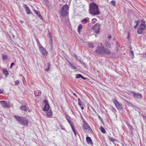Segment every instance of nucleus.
Returning <instances> with one entry per match:
<instances>
[{"instance_id": "1", "label": "nucleus", "mask_w": 146, "mask_h": 146, "mask_svg": "<svg viewBox=\"0 0 146 146\" xmlns=\"http://www.w3.org/2000/svg\"><path fill=\"white\" fill-rule=\"evenodd\" d=\"M90 11L92 14L95 15L100 14V12L98 9V6L94 3H91L90 4Z\"/></svg>"}, {"instance_id": "2", "label": "nucleus", "mask_w": 146, "mask_h": 146, "mask_svg": "<svg viewBox=\"0 0 146 146\" xmlns=\"http://www.w3.org/2000/svg\"><path fill=\"white\" fill-rule=\"evenodd\" d=\"M14 117L16 119L19 123L23 126L27 125L28 121L26 118L18 115H15Z\"/></svg>"}, {"instance_id": "3", "label": "nucleus", "mask_w": 146, "mask_h": 146, "mask_svg": "<svg viewBox=\"0 0 146 146\" xmlns=\"http://www.w3.org/2000/svg\"><path fill=\"white\" fill-rule=\"evenodd\" d=\"M68 6L66 4L64 5L62 7L60 11L61 15L64 17L66 16L68 14Z\"/></svg>"}, {"instance_id": "4", "label": "nucleus", "mask_w": 146, "mask_h": 146, "mask_svg": "<svg viewBox=\"0 0 146 146\" xmlns=\"http://www.w3.org/2000/svg\"><path fill=\"white\" fill-rule=\"evenodd\" d=\"M82 128L84 131L86 133H87L88 132H90L92 131V129L90 126L85 120L83 121Z\"/></svg>"}, {"instance_id": "5", "label": "nucleus", "mask_w": 146, "mask_h": 146, "mask_svg": "<svg viewBox=\"0 0 146 146\" xmlns=\"http://www.w3.org/2000/svg\"><path fill=\"white\" fill-rule=\"evenodd\" d=\"M146 28V26L145 24L143 23H141L137 30V33L138 34L140 35L142 34Z\"/></svg>"}, {"instance_id": "6", "label": "nucleus", "mask_w": 146, "mask_h": 146, "mask_svg": "<svg viewBox=\"0 0 146 146\" xmlns=\"http://www.w3.org/2000/svg\"><path fill=\"white\" fill-rule=\"evenodd\" d=\"M104 49V47H101L100 46H98L96 48L95 50V52L98 54L102 55L103 54Z\"/></svg>"}, {"instance_id": "7", "label": "nucleus", "mask_w": 146, "mask_h": 146, "mask_svg": "<svg viewBox=\"0 0 146 146\" xmlns=\"http://www.w3.org/2000/svg\"><path fill=\"white\" fill-rule=\"evenodd\" d=\"M113 102L117 109L119 110H122L123 107L121 104L119 103L115 99H113Z\"/></svg>"}, {"instance_id": "8", "label": "nucleus", "mask_w": 146, "mask_h": 146, "mask_svg": "<svg viewBox=\"0 0 146 146\" xmlns=\"http://www.w3.org/2000/svg\"><path fill=\"white\" fill-rule=\"evenodd\" d=\"M100 25L99 23H96L92 27L93 29L95 30V32L98 33L100 29Z\"/></svg>"}, {"instance_id": "9", "label": "nucleus", "mask_w": 146, "mask_h": 146, "mask_svg": "<svg viewBox=\"0 0 146 146\" xmlns=\"http://www.w3.org/2000/svg\"><path fill=\"white\" fill-rule=\"evenodd\" d=\"M44 102L45 104V106L43 108V110L45 111H47L49 108V106L48 104V102L46 100H44Z\"/></svg>"}, {"instance_id": "10", "label": "nucleus", "mask_w": 146, "mask_h": 146, "mask_svg": "<svg viewBox=\"0 0 146 146\" xmlns=\"http://www.w3.org/2000/svg\"><path fill=\"white\" fill-rule=\"evenodd\" d=\"M0 103L2 107L4 108L9 107V106L7 102L5 101H0Z\"/></svg>"}, {"instance_id": "11", "label": "nucleus", "mask_w": 146, "mask_h": 146, "mask_svg": "<svg viewBox=\"0 0 146 146\" xmlns=\"http://www.w3.org/2000/svg\"><path fill=\"white\" fill-rule=\"evenodd\" d=\"M134 97L135 98L140 99L141 98V95L139 93H137L134 92H133Z\"/></svg>"}, {"instance_id": "12", "label": "nucleus", "mask_w": 146, "mask_h": 146, "mask_svg": "<svg viewBox=\"0 0 146 146\" xmlns=\"http://www.w3.org/2000/svg\"><path fill=\"white\" fill-rule=\"evenodd\" d=\"M111 53H112L111 52V50L110 49L108 48L104 49V54H106L107 55H110Z\"/></svg>"}, {"instance_id": "13", "label": "nucleus", "mask_w": 146, "mask_h": 146, "mask_svg": "<svg viewBox=\"0 0 146 146\" xmlns=\"http://www.w3.org/2000/svg\"><path fill=\"white\" fill-rule=\"evenodd\" d=\"M127 126H128V128H129L130 131L131 133V134L132 135L133 134V131H134V129L132 127V126L130 125L129 123H127Z\"/></svg>"}, {"instance_id": "14", "label": "nucleus", "mask_w": 146, "mask_h": 146, "mask_svg": "<svg viewBox=\"0 0 146 146\" xmlns=\"http://www.w3.org/2000/svg\"><path fill=\"white\" fill-rule=\"evenodd\" d=\"M41 52L44 54V55L46 56L47 54V53L46 52L44 48L43 47L40 48V49Z\"/></svg>"}, {"instance_id": "15", "label": "nucleus", "mask_w": 146, "mask_h": 146, "mask_svg": "<svg viewBox=\"0 0 146 146\" xmlns=\"http://www.w3.org/2000/svg\"><path fill=\"white\" fill-rule=\"evenodd\" d=\"M86 141L87 143L89 144L92 145L93 144L91 138L90 137H87Z\"/></svg>"}, {"instance_id": "16", "label": "nucleus", "mask_w": 146, "mask_h": 146, "mask_svg": "<svg viewBox=\"0 0 146 146\" xmlns=\"http://www.w3.org/2000/svg\"><path fill=\"white\" fill-rule=\"evenodd\" d=\"M25 10L27 13L28 14H32L30 11L29 8L27 5H25Z\"/></svg>"}, {"instance_id": "17", "label": "nucleus", "mask_w": 146, "mask_h": 146, "mask_svg": "<svg viewBox=\"0 0 146 146\" xmlns=\"http://www.w3.org/2000/svg\"><path fill=\"white\" fill-rule=\"evenodd\" d=\"M46 116L48 117H51L52 115V111L50 110L49 111L47 112L46 113Z\"/></svg>"}, {"instance_id": "18", "label": "nucleus", "mask_w": 146, "mask_h": 146, "mask_svg": "<svg viewBox=\"0 0 146 146\" xmlns=\"http://www.w3.org/2000/svg\"><path fill=\"white\" fill-rule=\"evenodd\" d=\"M81 22L83 24H86L89 22V18L88 17L85 18L83 19Z\"/></svg>"}, {"instance_id": "19", "label": "nucleus", "mask_w": 146, "mask_h": 146, "mask_svg": "<svg viewBox=\"0 0 146 146\" xmlns=\"http://www.w3.org/2000/svg\"><path fill=\"white\" fill-rule=\"evenodd\" d=\"M82 25L81 24L79 25L78 27V31L79 34H80V33L82 30Z\"/></svg>"}, {"instance_id": "20", "label": "nucleus", "mask_w": 146, "mask_h": 146, "mask_svg": "<svg viewBox=\"0 0 146 146\" xmlns=\"http://www.w3.org/2000/svg\"><path fill=\"white\" fill-rule=\"evenodd\" d=\"M76 78L78 79L80 78H82V79L83 80H86V78H85L83 77L81 74H76Z\"/></svg>"}, {"instance_id": "21", "label": "nucleus", "mask_w": 146, "mask_h": 146, "mask_svg": "<svg viewBox=\"0 0 146 146\" xmlns=\"http://www.w3.org/2000/svg\"><path fill=\"white\" fill-rule=\"evenodd\" d=\"M41 92L39 90H36L35 91L34 94L36 96H38L41 94Z\"/></svg>"}, {"instance_id": "22", "label": "nucleus", "mask_w": 146, "mask_h": 146, "mask_svg": "<svg viewBox=\"0 0 146 146\" xmlns=\"http://www.w3.org/2000/svg\"><path fill=\"white\" fill-rule=\"evenodd\" d=\"M105 45L107 47L110 48L111 46V44L109 41H106L105 42Z\"/></svg>"}, {"instance_id": "23", "label": "nucleus", "mask_w": 146, "mask_h": 146, "mask_svg": "<svg viewBox=\"0 0 146 146\" xmlns=\"http://www.w3.org/2000/svg\"><path fill=\"white\" fill-rule=\"evenodd\" d=\"M21 109L23 111H27V108L24 106L22 105L21 107Z\"/></svg>"}, {"instance_id": "24", "label": "nucleus", "mask_w": 146, "mask_h": 146, "mask_svg": "<svg viewBox=\"0 0 146 146\" xmlns=\"http://www.w3.org/2000/svg\"><path fill=\"white\" fill-rule=\"evenodd\" d=\"M69 64L70 66H71V68L72 69L74 70H76L77 68L76 66L74 65L73 64L71 63L70 62H69Z\"/></svg>"}, {"instance_id": "25", "label": "nucleus", "mask_w": 146, "mask_h": 146, "mask_svg": "<svg viewBox=\"0 0 146 146\" xmlns=\"http://www.w3.org/2000/svg\"><path fill=\"white\" fill-rule=\"evenodd\" d=\"M109 108L112 111L115 112L116 111V109L115 108L112 106H111L110 105L108 106Z\"/></svg>"}, {"instance_id": "26", "label": "nucleus", "mask_w": 146, "mask_h": 146, "mask_svg": "<svg viewBox=\"0 0 146 146\" xmlns=\"http://www.w3.org/2000/svg\"><path fill=\"white\" fill-rule=\"evenodd\" d=\"M100 130L103 133H106L105 129L102 126L100 127Z\"/></svg>"}, {"instance_id": "27", "label": "nucleus", "mask_w": 146, "mask_h": 146, "mask_svg": "<svg viewBox=\"0 0 146 146\" xmlns=\"http://www.w3.org/2000/svg\"><path fill=\"white\" fill-rule=\"evenodd\" d=\"M78 105L80 106L81 107L82 105H83V104H82V102L80 100V99L78 98Z\"/></svg>"}, {"instance_id": "28", "label": "nucleus", "mask_w": 146, "mask_h": 146, "mask_svg": "<svg viewBox=\"0 0 146 146\" xmlns=\"http://www.w3.org/2000/svg\"><path fill=\"white\" fill-rule=\"evenodd\" d=\"M3 73L6 75H8L9 73L8 71L6 70H3Z\"/></svg>"}, {"instance_id": "29", "label": "nucleus", "mask_w": 146, "mask_h": 146, "mask_svg": "<svg viewBox=\"0 0 146 146\" xmlns=\"http://www.w3.org/2000/svg\"><path fill=\"white\" fill-rule=\"evenodd\" d=\"M88 46L90 47L91 48H94V45L92 43H89L88 44Z\"/></svg>"}, {"instance_id": "30", "label": "nucleus", "mask_w": 146, "mask_h": 146, "mask_svg": "<svg viewBox=\"0 0 146 146\" xmlns=\"http://www.w3.org/2000/svg\"><path fill=\"white\" fill-rule=\"evenodd\" d=\"M130 53L131 56V58H133L134 57V53L132 50H130Z\"/></svg>"}, {"instance_id": "31", "label": "nucleus", "mask_w": 146, "mask_h": 146, "mask_svg": "<svg viewBox=\"0 0 146 146\" xmlns=\"http://www.w3.org/2000/svg\"><path fill=\"white\" fill-rule=\"evenodd\" d=\"M48 68L46 69V71L48 72L50 69V64L49 63L48 64Z\"/></svg>"}, {"instance_id": "32", "label": "nucleus", "mask_w": 146, "mask_h": 146, "mask_svg": "<svg viewBox=\"0 0 146 146\" xmlns=\"http://www.w3.org/2000/svg\"><path fill=\"white\" fill-rule=\"evenodd\" d=\"M109 139L112 142H114L115 141V139L111 137H109Z\"/></svg>"}, {"instance_id": "33", "label": "nucleus", "mask_w": 146, "mask_h": 146, "mask_svg": "<svg viewBox=\"0 0 146 146\" xmlns=\"http://www.w3.org/2000/svg\"><path fill=\"white\" fill-rule=\"evenodd\" d=\"M44 3H45V5H48V3H49V1L48 0H43Z\"/></svg>"}, {"instance_id": "34", "label": "nucleus", "mask_w": 146, "mask_h": 146, "mask_svg": "<svg viewBox=\"0 0 146 146\" xmlns=\"http://www.w3.org/2000/svg\"><path fill=\"white\" fill-rule=\"evenodd\" d=\"M7 58V56L6 55H3V59L4 60L6 59Z\"/></svg>"}, {"instance_id": "35", "label": "nucleus", "mask_w": 146, "mask_h": 146, "mask_svg": "<svg viewBox=\"0 0 146 146\" xmlns=\"http://www.w3.org/2000/svg\"><path fill=\"white\" fill-rule=\"evenodd\" d=\"M22 81H23V84H25L26 82V80H25V78H24L23 77V78H22Z\"/></svg>"}, {"instance_id": "36", "label": "nucleus", "mask_w": 146, "mask_h": 146, "mask_svg": "<svg viewBox=\"0 0 146 146\" xmlns=\"http://www.w3.org/2000/svg\"><path fill=\"white\" fill-rule=\"evenodd\" d=\"M111 3L113 6H115V1H111Z\"/></svg>"}, {"instance_id": "37", "label": "nucleus", "mask_w": 146, "mask_h": 146, "mask_svg": "<svg viewBox=\"0 0 146 146\" xmlns=\"http://www.w3.org/2000/svg\"><path fill=\"white\" fill-rule=\"evenodd\" d=\"M33 11L37 15H38L39 13L38 11L35 10H34Z\"/></svg>"}, {"instance_id": "38", "label": "nucleus", "mask_w": 146, "mask_h": 146, "mask_svg": "<svg viewBox=\"0 0 146 146\" xmlns=\"http://www.w3.org/2000/svg\"><path fill=\"white\" fill-rule=\"evenodd\" d=\"M96 21V19L95 18H93L92 20V23H94Z\"/></svg>"}, {"instance_id": "39", "label": "nucleus", "mask_w": 146, "mask_h": 146, "mask_svg": "<svg viewBox=\"0 0 146 146\" xmlns=\"http://www.w3.org/2000/svg\"><path fill=\"white\" fill-rule=\"evenodd\" d=\"M19 83V81L18 80H16L15 82V85H17Z\"/></svg>"}, {"instance_id": "40", "label": "nucleus", "mask_w": 146, "mask_h": 146, "mask_svg": "<svg viewBox=\"0 0 146 146\" xmlns=\"http://www.w3.org/2000/svg\"><path fill=\"white\" fill-rule=\"evenodd\" d=\"M38 16L39 17V18L41 19H42V16L40 14V13H39L38 15Z\"/></svg>"}, {"instance_id": "41", "label": "nucleus", "mask_w": 146, "mask_h": 146, "mask_svg": "<svg viewBox=\"0 0 146 146\" xmlns=\"http://www.w3.org/2000/svg\"><path fill=\"white\" fill-rule=\"evenodd\" d=\"M49 43L51 42V43L52 44V38L51 37H49Z\"/></svg>"}, {"instance_id": "42", "label": "nucleus", "mask_w": 146, "mask_h": 146, "mask_svg": "<svg viewBox=\"0 0 146 146\" xmlns=\"http://www.w3.org/2000/svg\"><path fill=\"white\" fill-rule=\"evenodd\" d=\"M36 40L38 45L40 44L38 39H36Z\"/></svg>"}, {"instance_id": "43", "label": "nucleus", "mask_w": 146, "mask_h": 146, "mask_svg": "<svg viewBox=\"0 0 146 146\" xmlns=\"http://www.w3.org/2000/svg\"><path fill=\"white\" fill-rule=\"evenodd\" d=\"M14 63L13 62H12L11 64V66L10 67V68H12V66L14 65Z\"/></svg>"}, {"instance_id": "44", "label": "nucleus", "mask_w": 146, "mask_h": 146, "mask_svg": "<svg viewBox=\"0 0 146 146\" xmlns=\"http://www.w3.org/2000/svg\"><path fill=\"white\" fill-rule=\"evenodd\" d=\"M48 37H49H49H51V34L49 31L48 32Z\"/></svg>"}, {"instance_id": "45", "label": "nucleus", "mask_w": 146, "mask_h": 146, "mask_svg": "<svg viewBox=\"0 0 146 146\" xmlns=\"http://www.w3.org/2000/svg\"><path fill=\"white\" fill-rule=\"evenodd\" d=\"M111 38V36H108L107 37V38L108 39V41H110V40L109 39H110Z\"/></svg>"}, {"instance_id": "46", "label": "nucleus", "mask_w": 146, "mask_h": 146, "mask_svg": "<svg viewBox=\"0 0 146 146\" xmlns=\"http://www.w3.org/2000/svg\"><path fill=\"white\" fill-rule=\"evenodd\" d=\"M135 22L136 23V25H135L134 27V28H136L137 25V24H138V22H137V21H135Z\"/></svg>"}, {"instance_id": "47", "label": "nucleus", "mask_w": 146, "mask_h": 146, "mask_svg": "<svg viewBox=\"0 0 146 146\" xmlns=\"http://www.w3.org/2000/svg\"><path fill=\"white\" fill-rule=\"evenodd\" d=\"M38 47L39 48V49H40V48L43 47L40 44H39V45H38Z\"/></svg>"}, {"instance_id": "48", "label": "nucleus", "mask_w": 146, "mask_h": 146, "mask_svg": "<svg viewBox=\"0 0 146 146\" xmlns=\"http://www.w3.org/2000/svg\"><path fill=\"white\" fill-rule=\"evenodd\" d=\"M79 61L80 62L82 65L84 64V63L83 62V61H81L80 60H79Z\"/></svg>"}, {"instance_id": "49", "label": "nucleus", "mask_w": 146, "mask_h": 146, "mask_svg": "<svg viewBox=\"0 0 146 146\" xmlns=\"http://www.w3.org/2000/svg\"><path fill=\"white\" fill-rule=\"evenodd\" d=\"M66 119L69 123H70V122H71V121L70 120V119H69L67 117L66 118Z\"/></svg>"}, {"instance_id": "50", "label": "nucleus", "mask_w": 146, "mask_h": 146, "mask_svg": "<svg viewBox=\"0 0 146 146\" xmlns=\"http://www.w3.org/2000/svg\"><path fill=\"white\" fill-rule=\"evenodd\" d=\"M127 104H129V105L130 106H133V105L131 104L130 103H129V102H127Z\"/></svg>"}, {"instance_id": "51", "label": "nucleus", "mask_w": 146, "mask_h": 146, "mask_svg": "<svg viewBox=\"0 0 146 146\" xmlns=\"http://www.w3.org/2000/svg\"><path fill=\"white\" fill-rule=\"evenodd\" d=\"M70 125L71 126V127H73V126H74L73 125V124L71 122H70V123H69Z\"/></svg>"}, {"instance_id": "52", "label": "nucleus", "mask_w": 146, "mask_h": 146, "mask_svg": "<svg viewBox=\"0 0 146 146\" xmlns=\"http://www.w3.org/2000/svg\"><path fill=\"white\" fill-rule=\"evenodd\" d=\"M71 128L73 131H75V127L74 126L71 127Z\"/></svg>"}, {"instance_id": "53", "label": "nucleus", "mask_w": 146, "mask_h": 146, "mask_svg": "<svg viewBox=\"0 0 146 146\" xmlns=\"http://www.w3.org/2000/svg\"><path fill=\"white\" fill-rule=\"evenodd\" d=\"M3 90H0V94H2L3 93Z\"/></svg>"}, {"instance_id": "54", "label": "nucleus", "mask_w": 146, "mask_h": 146, "mask_svg": "<svg viewBox=\"0 0 146 146\" xmlns=\"http://www.w3.org/2000/svg\"><path fill=\"white\" fill-rule=\"evenodd\" d=\"M73 94L75 96H76V97L77 98V96L76 95V94L75 93H73Z\"/></svg>"}, {"instance_id": "55", "label": "nucleus", "mask_w": 146, "mask_h": 146, "mask_svg": "<svg viewBox=\"0 0 146 146\" xmlns=\"http://www.w3.org/2000/svg\"><path fill=\"white\" fill-rule=\"evenodd\" d=\"M80 107H81V109L82 110H83L84 109V107H83V106H81Z\"/></svg>"}, {"instance_id": "56", "label": "nucleus", "mask_w": 146, "mask_h": 146, "mask_svg": "<svg viewBox=\"0 0 146 146\" xmlns=\"http://www.w3.org/2000/svg\"><path fill=\"white\" fill-rule=\"evenodd\" d=\"M73 132H74V134H75V135H76V132H75V131H73Z\"/></svg>"}, {"instance_id": "57", "label": "nucleus", "mask_w": 146, "mask_h": 146, "mask_svg": "<svg viewBox=\"0 0 146 146\" xmlns=\"http://www.w3.org/2000/svg\"><path fill=\"white\" fill-rule=\"evenodd\" d=\"M62 129V130H64V129L63 128H61Z\"/></svg>"}, {"instance_id": "58", "label": "nucleus", "mask_w": 146, "mask_h": 146, "mask_svg": "<svg viewBox=\"0 0 146 146\" xmlns=\"http://www.w3.org/2000/svg\"><path fill=\"white\" fill-rule=\"evenodd\" d=\"M21 22H22V23H23V21H21Z\"/></svg>"}, {"instance_id": "59", "label": "nucleus", "mask_w": 146, "mask_h": 146, "mask_svg": "<svg viewBox=\"0 0 146 146\" xmlns=\"http://www.w3.org/2000/svg\"><path fill=\"white\" fill-rule=\"evenodd\" d=\"M129 36L128 35V38H129Z\"/></svg>"}, {"instance_id": "60", "label": "nucleus", "mask_w": 146, "mask_h": 146, "mask_svg": "<svg viewBox=\"0 0 146 146\" xmlns=\"http://www.w3.org/2000/svg\"><path fill=\"white\" fill-rule=\"evenodd\" d=\"M22 75L21 74H20V76H21Z\"/></svg>"}, {"instance_id": "61", "label": "nucleus", "mask_w": 146, "mask_h": 146, "mask_svg": "<svg viewBox=\"0 0 146 146\" xmlns=\"http://www.w3.org/2000/svg\"><path fill=\"white\" fill-rule=\"evenodd\" d=\"M99 118H100V117L99 116Z\"/></svg>"}, {"instance_id": "62", "label": "nucleus", "mask_w": 146, "mask_h": 146, "mask_svg": "<svg viewBox=\"0 0 146 146\" xmlns=\"http://www.w3.org/2000/svg\"><path fill=\"white\" fill-rule=\"evenodd\" d=\"M99 118H100V117L99 116Z\"/></svg>"}, {"instance_id": "63", "label": "nucleus", "mask_w": 146, "mask_h": 146, "mask_svg": "<svg viewBox=\"0 0 146 146\" xmlns=\"http://www.w3.org/2000/svg\"><path fill=\"white\" fill-rule=\"evenodd\" d=\"M145 55L146 56V53H145Z\"/></svg>"}]
</instances>
